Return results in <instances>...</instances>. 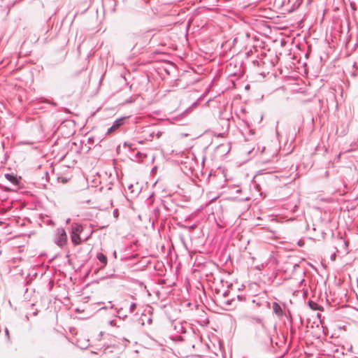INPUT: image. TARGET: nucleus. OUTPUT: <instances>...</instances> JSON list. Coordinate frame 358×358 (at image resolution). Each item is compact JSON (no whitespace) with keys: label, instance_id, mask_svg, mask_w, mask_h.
Listing matches in <instances>:
<instances>
[{"label":"nucleus","instance_id":"24","mask_svg":"<svg viewBox=\"0 0 358 358\" xmlns=\"http://www.w3.org/2000/svg\"><path fill=\"white\" fill-rule=\"evenodd\" d=\"M119 317H122V318L124 319V318H125V317H127V315H124V314H122V316H121V315H120Z\"/></svg>","mask_w":358,"mask_h":358},{"label":"nucleus","instance_id":"29","mask_svg":"<svg viewBox=\"0 0 358 358\" xmlns=\"http://www.w3.org/2000/svg\"><path fill=\"white\" fill-rule=\"evenodd\" d=\"M160 136H161V134H160V133H158V134H157V138H159V137H160Z\"/></svg>","mask_w":358,"mask_h":358},{"label":"nucleus","instance_id":"28","mask_svg":"<svg viewBox=\"0 0 358 358\" xmlns=\"http://www.w3.org/2000/svg\"><path fill=\"white\" fill-rule=\"evenodd\" d=\"M178 340L179 341H182V337L181 336H178Z\"/></svg>","mask_w":358,"mask_h":358},{"label":"nucleus","instance_id":"19","mask_svg":"<svg viewBox=\"0 0 358 358\" xmlns=\"http://www.w3.org/2000/svg\"><path fill=\"white\" fill-rule=\"evenodd\" d=\"M112 185H113V183H112V182H110V183L108 184V188H107V189H108V190H110V189H112Z\"/></svg>","mask_w":358,"mask_h":358},{"label":"nucleus","instance_id":"27","mask_svg":"<svg viewBox=\"0 0 358 358\" xmlns=\"http://www.w3.org/2000/svg\"><path fill=\"white\" fill-rule=\"evenodd\" d=\"M113 256L115 257V258H116V257H117V254H116V252H115V251L113 252Z\"/></svg>","mask_w":358,"mask_h":358},{"label":"nucleus","instance_id":"3","mask_svg":"<svg viewBox=\"0 0 358 358\" xmlns=\"http://www.w3.org/2000/svg\"><path fill=\"white\" fill-rule=\"evenodd\" d=\"M57 239L56 243L59 246H63L67 241V235L64 229H57Z\"/></svg>","mask_w":358,"mask_h":358},{"label":"nucleus","instance_id":"20","mask_svg":"<svg viewBox=\"0 0 358 358\" xmlns=\"http://www.w3.org/2000/svg\"><path fill=\"white\" fill-rule=\"evenodd\" d=\"M124 146H128L129 148H131V144L127 143V142H125V143H124Z\"/></svg>","mask_w":358,"mask_h":358},{"label":"nucleus","instance_id":"13","mask_svg":"<svg viewBox=\"0 0 358 358\" xmlns=\"http://www.w3.org/2000/svg\"><path fill=\"white\" fill-rule=\"evenodd\" d=\"M234 301V298H231L229 299H227V301L224 303L226 305L230 306V305H232Z\"/></svg>","mask_w":358,"mask_h":358},{"label":"nucleus","instance_id":"6","mask_svg":"<svg viewBox=\"0 0 358 358\" xmlns=\"http://www.w3.org/2000/svg\"><path fill=\"white\" fill-rule=\"evenodd\" d=\"M272 308L275 314L278 317H282L283 315V310L281 306L277 302H273L272 305Z\"/></svg>","mask_w":358,"mask_h":358},{"label":"nucleus","instance_id":"2","mask_svg":"<svg viewBox=\"0 0 358 358\" xmlns=\"http://www.w3.org/2000/svg\"><path fill=\"white\" fill-rule=\"evenodd\" d=\"M126 119H127V117H122L120 118L115 120L113 122L112 126L108 129L106 134H110L115 132V131H117L122 125H123L124 124Z\"/></svg>","mask_w":358,"mask_h":358},{"label":"nucleus","instance_id":"25","mask_svg":"<svg viewBox=\"0 0 358 358\" xmlns=\"http://www.w3.org/2000/svg\"><path fill=\"white\" fill-rule=\"evenodd\" d=\"M150 137H151L152 138L154 137V132L150 134Z\"/></svg>","mask_w":358,"mask_h":358},{"label":"nucleus","instance_id":"17","mask_svg":"<svg viewBox=\"0 0 358 358\" xmlns=\"http://www.w3.org/2000/svg\"><path fill=\"white\" fill-rule=\"evenodd\" d=\"M5 334L8 338V339H9V331H8V329L7 328H6L5 329Z\"/></svg>","mask_w":358,"mask_h":358},{"label":"nucleus","instance_id":"15","mask_svg":"<svg viewBox=\"0 0 358 358\" xmlns=\"http://www.w3.org/2000/svg\"><path fill=\"white\" fill-rule=\"evenodd\" d=\"M229 294H230V292H229V291H225V292L223 293V296H224V297H225V298H227V297H228V296H229Z\"/></svg>","mask_w":358,"mask_h":358},{"label":"nucleus","instance_id":"14","mask_svg":"<svg viewBox=\"0 0 358 358\" xmlns=\"http://www.w3.org/2000/svg\"><path fill=\"white\" fill-rule=\"evenodd\" d=\"M191 110V108H188L187 109H186L182 114L181 115H186L187 114L189 111Z\"/></svg>","mask_w":358,"mask_h":358},{"label":"nucleus","instance_id":"21","mask_svg":"<svg viewBox=\"0 0 358 358\" xmlns=\"http://www.w3.org/2000/svg\"><path fill=\"white\" fill-rule=\"evenodd\" d=\"M47 102H48V103H50V104H52V105H53V106H56V105H57V103H55V102H51V101H47Z\"/></svg>","mask_w":358,"mask_h":358},{"label":"nucleus","instance_id":"31","mask_svg":"<svg viewBox=\"0 0 358 358\" xmlns=\"http://www.w3.org/2000/svg\"><path fill=\"white\" fill-rule=\"evenodd\" d=\"M354 358H358V357H354Z\"/></svg>","mask_w":358,"mask_h":358},{"label":"nucleus","instance_id":"12","mask_svg":"<svg viewBox=\"0 0 358 358\" xmlns=\"http://www.w3.org/2000/svg\"><path fill=\"white\" fill-rule=\"evenodd\" d=\"M136 306H137V305L136 303H131L129 306L130 313H133L134 311V310L136 308Z\"/></svg>","mask_w":358,"mask_h":358},{"label":"nucleus","instance_id":"26","mask_svg":"<svg viewBox=\"0 0 358 358\" xmlns=\"http://www.w3.org/2000/svg\"><path fill=\"white\" fill-rule=\"evenodd\" d=\"M128 188L129 189H131L133 188V185H130Z\"/></svg>","mask_w":358,"mask_h":358},{"label":"nucleus","instance_id":"23","mask_svg":"<svg viewBox=\"0 0 358 358\" xmlns=\"http://www.w3.org/2000/svg\"><path fill=\"white\" fill-rule=\"evenodd\" d=\"M119 317H122V318L124 319V318H125V317H127V315H124V314H122V316H121V315H120Z\"/></svg>","mask_w":358,"mask_h":358},{"label":"nucleus","instance_id":"18","mask_svg":"<svg viewBox=\"0 0 358 358\" xmlns=\"http://www.w3.org/2000/svg\"><path fill=\"white\" fill-rule=\"evenodd\" d=\"M237 299L239 300V301H242L243 299V296H241V295H237L236 296Z\"/></svg>","mask_w":358,"mask_h":358},{"label":"nucleus","instance_id":"30","mask_svg":"<svg viewBox=\"0 0 358 358\" xmlns=\"http://www.w3.org/2000/svg\"><path fill=\"white\" fill-rule=\"evenodd\" d=\"M69 221H70V219H68V220H66V222L68 223Z\"/></svg>","mask_w":358,"mask_h":358},{"label":"nucleus","instance_id":"4","mask_svg":"<svg viewBox=\"0 0 358 358\" xmlns=\"http://www.w3.org/2000/svg\"><path fill=\"white\" fill-rule=\"evenodd\" d=\"M5 178L14 186L16 187H19L20 183L21 177H18L16 174L14 173H6Z\"/></svg>","mask_w":358,"mask_h":358},{"label":"nucleus","instance_id":"1","mask_svg":"<svg viewBox=\"0 0 358 358\" xmlns=\"http://www.w3.org/2000/svg\"><path fill=\"white\" fill-rule=\"evenodd\" d=\"M155 29H150L143 33H133L130 34L129 38L133 41L134 48L139 46L143 48L150 43L155 34H151Z\"/></svg>","mask_w":358,"mask_h":358},{"label":"nucleus","instance_id":"7","mask_svg":"<svg viewBox=\"0 0 358 358\" xmlns=\"http://www.w3.org/2000/svg\"><path fill=\"white\" fill-rule=\"evenodd\" d=\"M96 258L102 264L101 268H103L108 264L107 257L102 252H98L96 254Z\"/></svg>","mask_w":358,"mask_h":358},{"label":"nucleus","instance_id":"9","mask_svg":"<svg viewBox=\"0 0 358 358\" xmlns=\"http://www.w3.org/2000/svg\"><path fill=\"white\" fill-rule=\"evenodd\" d=\"M308 306L313 310H320V306L317 303H315L314 301H308Z\"/></svg>","mask_w":358,"mask_h":358},{"label":"nucleus","instance_id":"10","mask_svg":"<svg viewBox=\"0 0 358 358\" xmlns=\"http://www.w3.org/2000/svg\"><path fill=\"white\" fill-rule=\"evenodd\" d=\"M254 320L255 321L256 323L261 324L263 329H265V326L262 318L255 317Z\"/></svg>","mask_w":358,"mask_h":358},{"label":"nucleus","instance_id":"5","mask_svg":"<svg viewBox=\"0 0 358 358\" xmlns=\"http://www.w3.org/2000/svg\"><path fill=\"white\" fill-rule=\"evenodd\" d=\"M83 231V226L80 224L73 222L71 226V233L73 234H80Z\"/></svg>","mask_w":358,"mask_h":358},{"label":"nucleus","instance_id":"11","mask_svg":"<svg viewBox=\"0 0 358 358\" xmlns=\"http://www.w3.org/2000/svg\"><path fill=\"white\" fill-rule=\"evenodd\" d=\"M175 329L178 331V332H181V333H183L184 331H183V327L180 324H178V327H177L176 324H175V327H174Z\"/></svg>","mask_w":358,"mask_h":358},{"label":"nucleus","instance_id":"22","mask_svg":"<svg viewBox=\"0 0 358 358\" xmlns=\"http://www.w3.org/2000/svg\"><path fill=\"white\" fill-rule=\"evenodd\" d=\"M275 345H276L278 348H280V344L278 341H276V342L275 343Z\"/></svg>","mask_w":358,"mask_h":358},{"label":"nucleus","instance_id":"8","mask_svg":"<svg viewBox=\"0 0 358 358\" xmlns=\"http://www.w3.org/2000/svg\"><path fill=\"white\" fill-rule=\"evenodd\" d=\"M71 239L73 245H78L82 243L80 234H71Z\"/></svg>","mask_w":358,"mask_h":358},{"label":"nucleus","instance_id":"16","mask_svg":"<svg viewBox=\"0 0 358 358\" xmlns=\"http://www.w3.org/2000/svg\"><path fill=\"white\" fill-rule=\"evenodd\" d=\"M268 340L270 341V343L273 345V339L272 336L270 334L268 336Z\"/></svg>","mask_w":358,"mask_h":358}]
</instances>
